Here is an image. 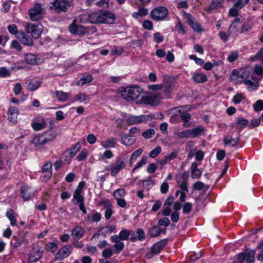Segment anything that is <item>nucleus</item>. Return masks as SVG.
<instances>
[{"label": "nucleus", "instance_id": "nucleus-33", "mask_svg": "<svg viewBox=\"0 0 263 263\" xmlns=\"http://www.w3.org/2000/svg\"><path fill=\"white\" fill-rule=\"evenodd\" d=\"M250 71L248 70H242L238 72L240 80H238V83H244L245 80H248L250 77Z\"/></svg>", "mask_w": 263, "mask_h": 263}, {"label": "nucleus", "instance_id": "nucleus-52", "mask_svg": "<svg viewBox=\"0 0 263 263\" xmlns=\"http://www.w3.org/2000/svg\"><path fill=\"white\" fill-rule=\"evenodd\" d=\"M178 156V151H173L170 154L165 156V158L167 162L176 159Z\"/></svg>", "mask_w": 263, "mask_h": 263}, {"label": "nucleus", "instance_id": "nucleus-24", "mask_svg": "<svg viewBox=\"0 0 263 263\" xmlns=\"http://www.w3.org/2000/svg\"><path fill=\"white\" fill-rule=\"evenodd\" d=\"M84 234L83 228L80 226H77L72 229L71 235L74 239H80L83 237Z\"/></svg>", "mask_w": 263, "mask_h": 263}, {"label": "nucleus", "instance_id": "nucleus-15", "mask_svg": "<svg viewBox=\"0 0 263 263\" xmlns=\"http://www.w3.org/2000/svg\"><path fill=\"white\" fill-rule=\"evenodd\" d=\"M52 164L50 162H47L44 164L42 167V173L44 174L41 176L43 181H47L52 176Z\"/></svg>", "mask_w": 263, "mask_h": 263}, {"label": "nucleus", "instance_id": "nucleus-43", "mask_svg": "<svg viewBox=\"0 0 263 263\" xmlns=\"http://www.w3.org/2000/svg\"><path fill=\"white\" fill-rule=\"evenodd\" d=\"M126 194V191L124 189H119L115 190L113 193V196L116 199L121 198Z\"/></svg>", "mask_w": 263, "mask_h": 263}, {"label": "nucleus", "instance_id": "nucleus-23", "mask_svg": "<svg viewBox=\"0 0 263 263\" xmlns=\"http://www.w3.org/2000/svg\"><path fill=\"white\" fill-rule=\"evenodd\" d=\"M116 226L114 225L104 227L100 229L97 233L95 234L92 238H93L96 236H99L100 235V232L105 236L106 234L114 231L116 230Z\"/></svg>", "mask_w": 263, "mask_h": 263}, {"label": "nucleus", "instance_id": "nucleus-56", "mask_svg": "<svg viewBox=\"0 0 263 263\" xmlns=\"http://www.w3.org/2000/svg\"><path fill=\"white\" fill-rule=\"evenodd\" d=\"M73 197L77 200L76 204L84 202V197L81 195V193L74 192Z\"/></svg>", "mask_w": 263, "mask_h": 263}, {"label": "nucleus", "instance_id": "nucleus-9", "mask_svg": "<svg viewBox=\"0 0 263 263\" xmlns=\"http://www.w3.org/2000/svg\"><path fill=\"white\" fill-rule=\"evenodd\" d=\"M69 6L70 3L68 1L54 0L50 6V8L54 9L58 13H60L66 11Z\"/></svg>", "mask_w": 263, "mask_h": 263}, {"label": "nucleus", "instance_id": "nucleus-60", "mask_svg": "<svg viewBox=\"0 0 263 263\" xmlns=\"http://www.w3.org/2000/svg\"><path fill=\"white\" fill-rule=\"evenodd\" d=\"M238 57V53L237 51H233L231 52L230 55L228 57V61L229 62H233L235 61Z\"/></svg>", "mask_w": 263, "mask_h": 263}, {"label": "nucleus", "instance_id": "nucleus-6", "mask_svg": "<svg viewBox=\"0 0 263 263\" xmlns=\"http://www.w3.org/2000/svg\"><path fill=\"white\" fill-rule=\"evenodd\" d=\"M168 14V9L163 6H159L153 9L150 13L151 18L156 21H162Z\"/></svg>", "mask_w": 263, "mask_h": 263}, {"label": "nucleus", "instance_id": "nucleus-49", "mask_svg": "<svg viewBox=\"0 0 263 263\" xmlns=\"http://www.w3.org/2000/svg\"><path fill=\"white\" fill-rule=\"evenodd\" d=\"M154 185V181L152 179L149 178L148 179L143 181V187L146 190H149Z\"/></svg>", "mask_w": 263, "mask_h": 263}, {"label": "nucleus", "instance_id": "nucleus-22", "mask_svg": "<svg viewBox=\"0 0 263 263\" xmlns=\"http://www.w3.org/2000/svg\"><path fill=\"white\" fill-rule=\"evenodd\" d=\"M167 240L166 239L161 240L156 243L152 248V253L154 254L159 253L166 245Z\"/></svg>", "mask_w": 263, "mask_h": 263}, {"label": "nucleus", "instance_id": "nucleus-18", "mask_svg": "<svg viewBox=\"0 0 263 263\" xmlns=\"http://www.w3.org/2000/svg\"><path fill=\"white\" fill-rule=\"evenodd\" d=\"M187 22L188 24L193 28V29L198 32L202 31V29L200 27L199 24L196 22V19L194 16L189 13H185Z\"/></svg>", "mask_w": 263, "mask_h": 263}, {"label": "nucleus", "instance_id": "nucleus-34", "mask_svg": "<svg viewBox=\"0 0 263 263\" xmlns=\"http://www.w3.org/2000/svg\"><path fill=\"white\" fill-rule=\"evenodd\" d=\"M161 232V229L157 226H154L148 228V234L153 237H155L160 235Z\"/></svg>", "mask_w": 263, "mask_h": 263}, {"label": "nucleus", "instance_id": "nucleus-2", "mask_svg": "<svg viewBox=\"0 0 263 263\" xmlns=\"http://www.w3.org/2000/svg\"><path fill=\"white\" fill-rule=\"evenodd\" d=\"M142 92V89L137 86L133 85L123 88L121 90L122 98L127 101H132L137 99Z\"/></svg>", "mask_w": 263, "mask_h": 263}, {"label": "nucleus", "instance_id": "nucleus-50", "mask_svg": "<svg viewBox=\"0 0 263 263\" xmlns=\"http://www.w3.org/2000/svg\"><path fill=\"white\" fill-rule=\"evenodd\" d=\"M114 253V251L111 249H105L102 251V256L105 258H110Z\"/></svg>", "mask_w": 263, "mask_h": 263}, {"label": "nucleus", "instance_id": "nucleus-45", "mask_svg": "<svg viewBox=\"0 0 263 263\" xmlns=\"http://www.w3.org/2000/svg\"><path fill=\"white\" fill-rule=\"evenodd\" d=\"M235 2L234 7L242 9L246 4H248L250 0H232Z\"/></svg>", "mask_w": 263, "mask_h": 263}, {"label": "nucleus", "instance_id": "nucleus-55", "mask_svg": "<svg viewBox=\"0 0 263 263\" xmlns=\"http://www.w3.org/2000/svg\"><path fill=\"white\" fill-rule=\"evenodd\" d=\"M46 248L47 251L51 252H54L57 250V245L56 243L49 242L47 244Z\"/></svg>", "mask_w": 263, "mask_h": 263}, {"label": "nucleus", "instance_id": "nucleus-57", "mask_svg": "<svg viewBox=\"0 0 263 263\" xmlns=\"http://www.w3.org/2000/svg\"><path fill=\"white\" fill-rule=\"evenodd\" d=\"M229 79L231 81H235L238 83V80H240L238 76V72L235 69L233 70Z\"/></svg>", "mask_w": 263, "mask_h": 263}, {"label": "nucleus", "instance_id": "nucleus-21", "mask_svg": "<svg viewBox=\"0 0 263 263\" xmlns=\"http://www.w3.org/2000/svg\"><path fill=\"white\" fill-rule=\"evenodd\" d=\"M25 61L28 64L37 65L40 64V59L37 56L32 53H26L24 55Z\"/></svg>", "mask_w": 263, "mask_h": 263}, {"label": "nucleus", "instance_id": "nucleus-26", "mask_svg": "<svg viewBox=\"0 0 263 263\" xmlns=\"http://www.w3.org/2000/svg\"><path fill=\"white\" fill-rule=\"evenodd\" d=\"M191 177L193 179H198L202 174L201 171L198 168V165L196 162H193L191 165Z\"/></svg>", "mask_w": 263, "mask_h": 263}, {"label": "nucleus", "instance_id": "nucleus-41", "mask_svg": "<svg viewBox=\"0 0 263 263\" xmlns=\"http://www.w3.org/2000/svg\"><path fill=\"white\" fill-rule=\"evenodd\" d=\"M133 234L132 232H129L126 229L122 230L119 233L117 237L119 239L121 240H125L129 238V235L130 234Z\"/></svg>", "mask_w": 263, "mask_h": 263}, {"label": "nucleus", "instance_id": "nucleus-20", "mask_svg": "<svg viewBox=\"0 0 263 263\" xmlns=\"http://www.w3.org/2000/svg\"><path fill=\"white\" fill-rule=\"evenodd\" d=\"M18 110L15 107H9L8 111V120L12 124H14L17 122Z\"/></svg>", "mask_w": 263, "mask_h": 263}, {"label": "nucleus", "instance_id": "nucleus-47", "mask_svg": "<svg viewBox=\"0 0 263 263\" xmlns=\"http://www.w3.org/2000/svg\"><path fill=\"white\" fill-rule=\"evenodd\" d=\"M7 28L11 34L15 35L16 36H17L20 33V31H18L17 26L15 24L10 25L8 26Z\"/></svg>", "mask_w": 263, "mask_h": 263}, {"label": "nucleus", "instance_id": "nucleus-4", "mask_svg": "<svg viewBox=\"0 0 263 263\" xmlns=\"http://www.w3.org/2000/svg\"><path fill=\"white\" fill-rule=\"evenodd\" d=\"M255 251L247 249L244 252L237 255V260L233 263H254L255 261Z\"/></svg>", "mask_w": 263, "mask_h": 263}, {"label": "nucleus", "instance_id": "nucleus-46", "mask_svg": "<svg viewBox=\"0 0 263 263\" xmlns=\"http://www.w3.org/2000/svg\"><path fill=\"white\" fill-rule=\"evenodd\" d=\"M194 189L196 190H201L203 189L204 191H206L209 189V186L205 185L203 182L197 181L194 184Z\"/></svg>", "mask_w": 263, "mask_h": 263}, {"label": "nucleus", "instance_id": "nucleus-30", "mask_svg": "<svg viewBox=\"0 0 263 263\" xmlns=\"http://www.w3.org/2000/svg\"><path fill=\"white\" fill-rule=\"evenodd\" d=\"M81 148V143L80 142H77L74 145H72L71 147L67 149L65 152V154L70 155L73 157L76 155Z\"/></svg>", "mask_w": 263, "mask_h": 263}, {"label": "nucleus", "instance_id": "nucleus-19", "mask_svg": "<svg viewBox=\"0 0 263 263\" xmlns=\"http://www.w3.org/2000/svg\"><path fill=\"white\" fill-rule=\"evenodd\" d=\"M110 239L112 242L115 243L114 246L115 248V250H114V253L117 254H119L124 249V243L122 242L121 240L118 239L117 235L111 236Z\"/></svg>", "mask_w": 263, "mask_h": 263}, {"label": "nucleus", "instance_id": "nucleus-44", "mask_svg": "<svg viewBox=\"0 0 263 263\" xmlns=\"http://www.w3.org/2000/svg\"><path fill=\"white\" fill-rule=\"evenodd\" d=\"M93 80V78L91 75L81 78L78 82V85L83 86L85 84L90 83Z\"/></svg>", "mask_w": 263, "mask_h": 263}, {"label": "nucleus", "instance_id": "nucleus-13", "mask_svg": "<svg viewBox=\"0 0 263 263\" xmlns=\"http://www.w3.org/2000/svg\"><path fill=\"white\" fill-rule=\"evenodd\" d=\"M153 116L149 115H140V116H130L127 119V123L129 125H133L143 123L149 119H152Z\"/></svg>", "mask_w": 263, "mask_h": 263}, {"label": "nucleus", "instance_id": "nucleus-53", "mask_svg": "<svg viewBox=\"0 0 263 263\" xmlns=\"http://www.w3.org/2000/svg\"><path fill=\"white\" fill-rule=\"evenodd\" d=\"M254 109L255 111H259L263 110V101L258 100L253 105Z\"/></svg>", "mask_w": 263, "mask_h": 263}, {"label": "nucleus", "instance_id": "nucleus-16", "mask_svg": "<svg viewBox=\"0 0 263 263\" xmlns=\"http://www.w3.org/2000/svg\"><path fill=\"white\" fill-rule=\"evenodd\" d=\"M69 31L72 34L78 35H83L86 34L85 27L80 25L76 24V20H74L71 24L69 26Z\"/></svg>", "mask_w": 263, "mask_h": 263}, {"label": "nucleus", "instance_id": "nucleus-14", "mask_svg": "<svg viewBox=\"0 0 263 263\" xmlns=\"http://www.w3.org/2000/svg\"><path fill=\"white\" fill-rule=\"evenodd\" d=\"M72 247L71 245L65 246L61 249L56 254V260H62L68 256L71 253Z\"/></svg>", "mask_w": 263, "mask_h": 263}, {"label": "nucleus", "instance_id": "nucleus-25", "mask_svg": "<svg viewBox=\"0 0 263 263\" xmlns=\"http://www.w3.org/2000/svg\"><path fill=\"white\" fill-rule=\"evenodd\" d=\"M117 140L115 138H108L106 140L101 141V145L105 148H113L116 146Z\"/></svg>", "mask_w": 263, "mask_h": 263}, {"label": "nucleus", "instance_id": "nucleus-11", "mask_svg": "<svg viewBox=\"0 0 263 263\" xmlns=\"http://www.w3.org/2000/svg\"><path fill=\"white\" fill-rule=\"evenodd\" d=\"M28 240L26 238V234L24 232L20 233L18 236H14L11 239V245L15 249L20 247L23 244H27Z\"/></svg>", "mask_w": 263, "mask_h": 263}, {"label": "nucleus", "instance_id": "nucleus-12", "mask_svg": "<svg viewBox=\"0 0 263 263\" xmlns=\"http://www.w3.org/2000/svg\"><path fill=\"white\" fill-rule=\"evenodd\" d=\"M126 166V161L121 157L116 158L115 163L111 168V175L115 176L121 170Z\"/></svg>", "mask_w": 263, "mask_h": 263}, {"label": "nucleus", "instance_id": "nucleus-31", "mask_svg": "<svg viewBox=\"0 0 263 263\" xmlns=\"http://www.w3.org/2000/svg\"><path fill=\"white\" fill-rule=\"evenodd\" d=\"M192 79L195 82L198 83H204L208 80L207 77L205 74L199 72L194 73Z\"/></svg>", "mask_w": 263, "mask_h": 263}, {"label": "nucleus", "instance_id": "nucleus-39", "mask_svg": "<svg viewBox=\"0 0 263 263\" xmlns=\"http://www.w3.org/2000/svg\"><path fill=\"white\" fill-rule=\"evenodd\" d=\"M41 85V82L35 80H31L27 85V88L30 91L36 90Z\"/></svg>", "mask_w": 263, "mask_h": 263}, {"label": "nucleus", "instance_id": "nucleus-29", "mask_svg": "<svg viewBox=\"0 0 263 263\" xmlns=\"http://www.w3.org/2000/svg\"><path fill=\"white\" fill-rule=\"evenodd\" d=\"M21 196L25 201L29 200L31 196H33L31 194V189L28 186L24 185L21 188Z\"/></svg>", "mask_w": 263, "mask_h": 263}, {"label": "nucleus", "instance_id": "nucleus-1", "mask_svg": "<svg viewBox=\"0 0 263 263\" xmlns=\"http://www.w3.org/2000/svg\"><path fill=\"white\" fill-rule=\"evenodd\" d=\"M116 20V15L108 11H97L89 13L87 15V21L91 24H113Z\"/></svg>", "mask_w": 263, "mask_h": 263}, {"label": "nucleus", "instance_id": "nucleus-58", "mask_svg": "<svg viewBox=\"0 0 263 263\" xmlns=\"http://www.w3.org/2000/svg\"><path fill=\"white\" fill-rule=\"evenodd\" d=\"M75 100L80 101H88L89 98L84 93H79L75 96Z\"/></svg>", "mask_w": 263, "mask_h": 263}, {"label": "nucleus", "instance_id": "nucleus-35", "mask_svg": "<svg viewBox=\"0 0 263 263\" xmlns=\"http://www.w3.org/2000/svg\"><path fill=\"white\" fill-rule=\"evenodd\" d=\"M249 121L243 118H238L236 124V128L238 129H242L249 126Z\"/></svg>", "mask_w": 263, "mask_h": 263}, {"label": "nucleus", "instance_id": "nucleus-8", "mask_svg": "<svg viewBox=\"0 0 263 263\" xmlns=\"http://www.w3.org/2000/svg\"><path fill=\"white\" fill-rule=\"evenodd\" d=\"M171 111L172 114H175V115H173L170 118V121L172 123L176 122V116L177 113L180 114L181 120L185 123L188 122L191 118V114L186 111H183L180 107H174L171 109Z\"/></svg>", "mask_w": 263, "mask_h": 263}, {"label": "nucleus", "instance_id": "nucleus-62", "mask_svg": "<svg viewBox=\"0 0 263 263\" xmlns=\"http://www.w3.org/2000/svg\"><path fill=\"white\" fill-rule=\"evenodd\" d=\"M170 223V221L167 217H164L161 218L159 220L158 222V226H164L165 227H167L169 226Z\"/></svg>", "mask_w": 263, "mask_h": 263}, {"label": "nucleus", "instance_id": "nucleus-10", "mask_svg": "<svg viewBox=\"0 0 263 263\" xmlns=\"http://www.w3.org/2000/svg\"><path fill=\"white\" fill-rule=\"evenodd\" d=\"M54 137L52 134H48L47 133L35 136L32 139L31 143L33 144L35 147L42 145L47 142L50 141Z\"/></svg>", "mask_w": 263, "mask_h": 263}, {"label": "nucleus", "instance_id": "nucleus-42", "mask_svg": "<svg viewBox=\"0 0 263 263\" xmlns=\"http://www.w3.org/2000/svg\"><path fill=\"white\" fill-rule=\"evenodd\" d=\"M147 158L146 156H143L142 157L141 160L138 162L136 166L133 169L132 172L134 173L136 170L139 169L146 164L147 162Z\"/></svg>", "mask_w": 263, "mask_h": 263}, {"label": "nucleus", "instance_id": "nucleus-32", "mask_svg": "<svg viewBox=\"0 0 263 263\" xmlns=\"http://www.w3.org/2000/svg\"><path fill=\"white\" fill-rule=\"evenodd\" d=\"M6 216L10 221L11 225L14 226L16 224V214L11 209L8 210L6 213Z\"/></svg>", "mask_w": 263, "mask_h": 263}, {"label": "nucleus", "instance_id": "nucleus-37", "mask_svg": "<svg viewBox=\"0 0 263 263\" xmlns=\"http://www.w3.org/2000/svg\"><path fill=\"white\" fill-rule=\"evenodd\" d=\"M142 153V149L139 148L133 152L129 160L128 165L131 166L133 165L136 159L140 156Z\"/></svg>", "mask_w": 263, "mask_h": 263}, {"label": "nucleus", "instance_id": "nucleus-48", "mask_svg": "<svg viewBox=\"0 0 263 263\" xmlns=\"http://www.w3.org/2000/svg\"><path fill=\"white\" fill-rule=\"evenodd\" d=\"M32 127L35 130H40L46 127V123L45 122L42 123L33 122L32 123Z\"/></svg>", "mask_w": 263, "mask_h": 263}, {"label": "nucleus", "instance_id": "nucleus-28", "mask_svg": "<svg viewBox=\"0 0 263 263\" xmlns=\"http://www.w3.org/2000/svg\"><path fill=\"white\" fill-rule=\"evenodd\" d=\"M58 100L60 102H66L69 98L71 96V93L69 92H65L63 91H56L54 92Z\"/></svg>", "mask_w": 263, "mask_h": 263}, {"label": "nucleus", "instance_id": "nucleus-61", "mask_svg": "<svg viewBox=\"0 0 263 263\" xmlns=\"http://www.w3.org/2000/svg\"><path fill=\"white\" fill-rule=\"evenodd\" d=\"M252 28V23L250 22H246L241 27V32H247Z\"/></svg>", "mask_w": 263, "mask_h": 263}, {"label": "nucleus", "instance_id": "nucleus-3", "mask_svg": "<svg viewBox=\"0 0 263 263\" xmlns=\"http://www.w3.org/2000/svg\"><path fill=\"white\" fill-rule=\"evenodd\" d=\"M205 129L202 125H199L191 129L180 132H175L174 135L179 138H194L205 134Z\"/></svg>", "mask_w": 263, "mask_h": 263}, {"label": "nucleus", "instance_id": "nucleus-51", "mask_svg": "<svg viewBox=\"0 0 263 263\" xmlns=\"http://www.w3.org/2000/svg\"><path fill=\"white\" fill-rule=\"evenodd\" d=\"M161 152V148L157 146L149 153V157L152 158L156 157Z\"/></svg>", "mask_w": 263, "mask_h": 263}, {"label": "nucleus", "instance_id": "nucleus-59", "mask_svg": "<svg viewBox=\"0 0 263 263\" xmlns=\"http://www.w3.org/2000/svg\"><path fill=\"white\" fill-rule=\"evenodd\" d=\"M255 73L259 76L260 79L263 78V67L261 66L256 65L254 67Z\"/></svg>", "mask_w": 263, "mask_h": 263}, {"label": "nucleus", "instance_id": "nucleus-63", "mask_svg": "<svg viewBox=\"0 0 263 263\" xmlns=\"http://www.w3.org/2000/svg\"><path fill=\"white\" fill-rule=\"evenodd\" d=\"M192 205L190 202H186L183 206V212L184 214H189L192 211Z\"/></svg>", "mask_w": 263, "mask_h": 263}, {"label": "nucleus", "instance_id": "nucleus-40", "mask_svg": "<svg viewBox=\"0 0 263 263\" xmlns=\"http://www.w3.org/2000/svg\"><path fill=\"white\" fill-rule=\"evenodd\" d=\"M239 138L229 139L228 137L223 138V142L224 145H230L232 146H235L238 145Z\"/></svg>", "mask_w": 263, "mask_h": 263}, {"label": "nucleus", "instance_id": "nucleus-7", "mask_svg": "<svg viewBox=\"0 0 263 263\" xmlns=\"http://www.w3.org/2000/svg\"><path fill=\"white\" fill-rule=\"evenodd\" d=\"M25 30L27 33H31L34 39H38L42 32V26L41 24L27 23L25 25Z\"/></svg>", "mask_w": 263, "mask_h": 263}, {"label": "nucleus", "instance_id": "nucleus-64", "mask_svg": "<svg viewBox=\"0 0 263 263\" xmlns=\"http://www.w3.org/2000/svg\"><path fill=\"white\" fill-rule=\"evenodd\" d=\"M143 27L147 30H152L153 28V24L149 20H145L142 24Z\"/></svg>", "mask_w": 263, "mask_h": 263}, {"label": "nucleus", "instance_id": "nucleus-5", "mask_svg": "<svg viewBox=\"0 0 263 263\" xmlns=\"http://www.w3.org/2000/svg\"><path fill=\"white\" fill-rule=\"evenodd\" d=\"M45 9L41 4H35L31 9L29 10V15L33 21H37L42 20L45 15Z\"/></svg>", "mask_w": 263, "mask_h": 263}, {"label": "nucleus", "instance_id": "nucleus-27", "mask_svg": "<svg viewBox=\"0 0 263 263\" xmlns=\"http://www.w3.org/2000/svg\"><path fill=\"white\" fill-rule=\"evenodd\" d=\"M223 1V0H212L211 5L206 9V11L210 13L218 8L221 7Z\"/></svg>", "mask_w": 263, "mask_h": 263}, {"label": "nucleus", "instance_id": "nucleus-38", "mask_svg": "<svg viewBox=\"0 0 263 263\" xmlns=\"http://www.w3.org/2000/svg\"><path fill=\"white\" fill-rule=\"evenodd\" d=\"M135 141L134 137L130 135H125L121 138V142L125 145H131Z\"/></svg>", "mask_w": 263, "mask_h": 263}, {"label": "nucleus", "instance_id": "nucleus-54", "mask_svg": "<svg viewBox=\"0 0 263 263\" xmlns=\"http://www.w3.org/2000/svg\"><path fill=\"white\" fill-rule=\"evenodd\" d=\"M155 132L153 129H148L142 133V136L145 138L149 139L154 135Z\"/></svg>", "mask_w": 263, "mask_h": 263}, {"label": "nucleus", "instance_id": "nucleus-36", "mask_svg": "<svg viewBox=\"0 0 263 263\" xmlns=\"http://www.w3.org/2000/svg\"><path fill=\"white\" fill-rule=\"evenodd\" d=\"M243 83L247 86L250 91L257 89L259 86V82H254L248 79L245 80Z\"/></svg>", "mask_w": 263, "mask_h": 263}, {"label": "nucleus", "instance_id": "nucleus-17", "mask_svg": "<svg viewBox=\"0 0 263 263\" xmlns=\"http://www.w3.org/2000/svg\"><path fill=\"white\" fill-rule=\"evenodd\" d=\"M16 38L24 45L28 46H32L33 41L31 37L27 35L23 31H20Z\"/></svg>", "mask_w": 263, "mask_h": 263}]
</instances>
